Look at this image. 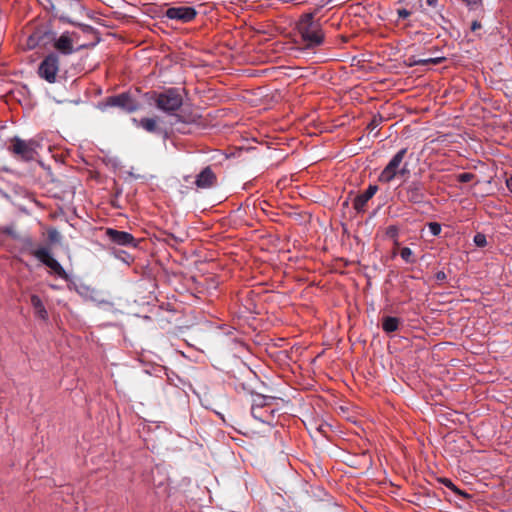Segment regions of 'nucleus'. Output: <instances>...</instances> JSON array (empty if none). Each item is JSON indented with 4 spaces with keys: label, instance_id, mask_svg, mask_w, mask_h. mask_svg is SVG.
I'll use <instances>...</instances> for the list:
<instances>
[{
    "label": "nucleus",
    "instance_id": "obj_1",
    "mask_svg": "<svg viewBox=\"0 0 512 512\" xmlns=\"http://www.w3.org/2000/svg\"><path fill=\"white\" fill-rule=\"evenodd\" d=\"M297 30L305 48L319 46L324 41V33L319 20L314 19L313 13H307L297 22Z\"/></svg>",
    "mask_w": 512,
    "mask_h": 512
},
{
    "label": "nucleus",
    "instance_id": "obj_2",
    "mask_svg": "<svg viewBox=\"0 0 512 512\" xmlns=\"http://www.w3.org/2000/svg\"><path fill=\"white\" fill-rule=\"evenodd\" d=\"M408 153L407 148L400 149L384 167L378 176V181L381 183H390L397 176H405L410 171L408 169V163L404 162V159Z\"/></svg>",
    "mask_w": 512,
    "mask_h": 512
},
{
    "label": "nucleus",
    "instance_id": "obj_3",
    "mask_svg": "<svg viewBox=\"0 0 512 512\" xmlns=\"http://www.w3.org/2000/svg\"><path fill=\"white\" fill-rule=\"evenodd\" d=\"M398 197L402 202L423 204L426 200V185L421 180L404 181Z\"/></svg>",
    "mask_w": 512,
    "mask_h": 512
},
{
    "label": "nucleus",
    "instance_id": "obj_4",
    "mask_svg": "<svg viewBox=\"0 0 512 512\" xmlns=\"http://www.w3.org/2000/svg\"><path fill=\"white\" fill-rule=\"evenodd\" d=\"M154 101L158 109L168 114L177 111L182 106V97L174 89L155 94Z\"/></svg>",
    "mask_w": 512,
    "mask_h": 512
},
{
    "label": "nucleus",
    "instance_id": "obj_5",
    "mask_svg": "<svg viewBox=\"0 0 512 512\" xmlns=\"http://www.w3.org/2000/svg\"><path fill=\"white\" fill-rule=\"evenodd\" d=\"M40 262L50 268L51 272L60 277L61 279L68 280L69 276L62 265L51 255L46 247H40L32 252Z\"/></svg>",
    "mask_w": 512,
    "mask_h": 512
},
{
    "label": "nucleus",
    "instance_id": "obj_6",
    "mask_svg": "<svg viewBox=\"0 0 512 512\" xmlns=\"http://www.w3.org/2000/svg\"><path fill=\"white\" fill-rule=\"evenodd\" d=\"M59 71V57L56 54L48 55L39 65V76L49 83H54Z\"/></svg>",
    "mask_w": 512,
    "mask_h": 512
},
{
    "label": "nucleus",
    "instance_id": "obj_7",
    "mask_svg": "<svg viewBox=\"0 0 512 512\" xmlns=\"http://www.w3.org/2000/svg\"><path fill=\"white\" fill-rule=\"evenodd\" d=\"M78 43V35L75 32H64L58 38L54 39V48L64 55H70L76 50L84 48L85 45H79L76 49L74 45Z\"/></svg>",
    "mask_w": 512,
    "mask_h": 512
},
{
    "label": "nucleus",
    "instance_id": "obj_8",
    "mask_svg": "<svg viewBox=\"0 0 512 512\" xmlns=\"http://www.w3.org/2000/svg\"><path fill=\"white\" fill-rule=\"evenodd\" d=\"M196 15V10L189 6L170 7L165 12V16L167 18L178 20L183 23L192 21Z\"/></svg>",
    "mask_w": 512,
    "mask_h": 512
},
{
    "label": "nucleus",
    "instance_id": "obj_9",
    "mask_svg": "<svg viewBox=\"0 0 512 512\" xmlns=\"http://www.w3.org/2000/svg\"><path fill=\"white\" fill-rule=\"evenodd\" d=\"M106 106L120 107L127 112H133L138 109V102L131 98L127 93L112 96L107 99Z\"/></svg>",
    "mask_w": 512,
    "mask_h": 512
},
{
    "label": "nucleus",
    "instance_id": "obj_10",
    "mask_svg": "<svg viewBox=\"0 0 512 512\" xmlns=\"http://www.w3.org/2000/svg\"><path fill=\"white\" fill-rule=\"evenodd\" d=\"M258 97H260L258 106L263 105V110L272 108L281 100V95L277 92V89L271 91L267 86H258Z\"/></svg>",
    "mask_w": 512,
    "mask_h": 512
},
{
    "label": "nucleus",
    "instance_id": "obj_11",
    "mask_svg": "<svg viewBox=\"0 0 512 512\" xmlns=\"http://www.w3.org/2000/svg\"><path fill=\"white\" fill-rule=\"evenodd\" d=\"M106 237L111 242L120 246H136L135 238L132 234L125 231H118L113 228H107L105 231Z\"/></svg>",
    "mask_w": 512,
    "mask_h": 512
},
{
    "label": "nucleus",
    "instance_id": "obj_12",
    "mask_svg": "<svg viewBox=\"0 0 512 512\" xmlns=\"http://www.w3.org/2000/svg\"><path fill=\"white\" fill-rule=\"evenodd\" d=\"M275 145H278V143L267 142L258 138V155H261L263 159L276 158L277 161H281L283 159L282 151Z\"/></svg>",
    "mask_w": 512,
    "mask_h": 512
},
{
    "label": "nucleus",
    "instance_id": "obj_13",
    "mask_svg": "<svg viewBox=\"0 0 512 512\" xmlns=\"http://www.w3.org/2000/svg\"><path fill=\"white\" fill-rule=\"evenodd\" d=\"M36 144L32 141H23L15 139L13 143V152L26 160H31L36 154Z\"/></svg>",
    "mask_w": 512,
    "mask_h": 512
},
{
    "label": "nucleus",
    "instance_id": "obj_14",
    "mask_svg": "<svg viewBox=\"0 0 512 512\" xmlns=\"http://www.w3.org/2000/svg\"><path fill=\"white\" fill-rule=\"evenodd\" d=\"M378 186L377 185H369V187L357 195L353 201V207L358 213H363L366 210L367 202L377 193Z\"/></svg>",
    "mask_w": 512,
    "mask_h": 512
},
{
    "label": "nucleus",
    "instance_id": "obj_15",
    "mask_svg": "<svg viewBox=\"0 0 512 512\" xmlns=\"http://www.w3.org/2000/svg\"><path fill=\"white\" fill-rule=\"evenodd\" d=\"M330 421L323 420L319 421L317 426L318 437L331 438L333 434L340 432L338 426L334 423V418H329Z\"/></svg>",
    "mask_w": 512,
    "mask_h": 512
},
{
    "label": "nucleus",
    "instance_id": "obj_16",
    "mask_svg": "<svg viewBox=\"0 0 512 512\" xmlns=\"http://www.w3.org/2000/svg\"><path fill=\"white\" fill-rule=\"evenodd\" d=\"M31 305L34 309V314L37 318L47 321L48 320V312L44 306V303L42 302L41 298L33 294L30 297Z\"/></svg>",
    "mask_w": 512,
    "mask_h": 512
},
{
    "label": "nucleus",
    "instance_id": "obj_17",
    "mask_svg": "<svg viewBox=\"0 0 512 512\" xmlns=\"http://www.w3.org/2000/svg\"><path fill=\"white\" fill-rule=\"evenodd\" d=\"M215 180V175L210 168H205L196 179V185L199 188H209Z\"/></svg>",
    "mask_w": 512,
    "mask_h": 512
},
{
    "label": "nucleus",
    "instance_id": "obj_18",
    "mask_svg": "<svg viewBox=\"0 0 512 512\" xmlns=\"http://www.w3.org/2000/svg\"><path fill=\"white\" fill-rule=\"evenodd\" d=\"M445 61V57H434V58H420L417 56H410L408 58L409 66H424L428 64L438 65Z\"/></svg>",
    "mask_w": 512,
    "mask_h": 512
},
{
    "label": "nucleus",
    "instance_id": "obj_19",
    "mask_svg": "<svg viewBox=\"0 0 512 512\" xmlns=\"http://www.w3.org/2000/svg\"><path fill=\"white\" fill-rule=\"evenodd\" d=\"M276 35V29L272 25H260L258 23V46L262 42H268Z\"/></svg>",
    "mask_w": 512,
    "mask_h": 512
},
{
    "label": "nucleus",
    "instance_id": "obj_20",
    "mask_svg": "<svg viewBox=\"0 0 512 512\" xmlns=\"http://www.w3.org/2000/svg\"><path fill=\"white\" fill-rule=\"evenodd\" d=\"M132 120L136 126L143 128L147 132L154 133L158 129V122L156 118H142L140 120L133 118Z\"/></svg>",
    "mask_w": 512,
    "mask_h": 512
},
{
    "label": "nucleus",
    "instance_id": "obj_21",
    "mask_svg": "<svg viewBox=\"0 0 512 512\" xmlns=\"http://www.w3.org/2000/svg\"><path fill=\"white\" fill-rule=\"evenodd\" d=\"M400 319L392 316H385L382 320V329L386 333H392L398 330Z\"/></svg>",
    "mask_w": 512,
    "mask_h": 512
},
{
    "label": "nucleus",
    "instance_id": "obj_22",
    "mask_svg": "<svg viewBox=\"0 0 512 512\" xmlns=\"http://www.w3.org/2000/svg\"><path fill=\"white\" fill-rule=\"evenodd\" d=\"M279 403L283 404V400L280 398H276V397L266 396V395L258 392V403H257L258 407H262V408L271 407V406L278 407Z\"/></svg>",
    "mask_w": 512,
    "mask_h": 512
},
{
    "label": "nucleus",
    "instance_id": "obj_23",
    "mask_svg": "<svg viewBox=\"0 0 512 512\" xmlns=\"http://www.w3.org/2000/svg\"><path fill=\"white\" fill-rule=\"evenodd\" d=\"M320 420H323V418H303V419H301L302 424L305 426V428L307 429V431L310 433V435L313 438L318 437L317 426H318Z\"/></svg>",
    "mask_w": 512,
    "mask_h": 512
},
{
    "label": "nucleus",
    "instance_id": "obj_24",
    "mask_svg": "<svg viewBox=\"0 0 512 512\" xmlns=\"http://www.w3.org/2000/svg\"><path fill=\"white\" fill-rule=\"evenodd\" d=\"M400 256L406 263H415L416 259L413 255V251L409 247H404L400 250Z\"/></svg>",
    "mask_w": 512,
    "mask_h": 512
},
{
    "label": "nucleus",
    "instance_id": "obj_25",
    "mask_svg": "<svg viewBox=\"0 0 512 512\" xmlns=\"http://www.w3.org/2000/svg\"><path fill=\"white\" fill-rule=\"evenodd\" d=\"M383 122V117L380 114L374 115L367 125V129L371 132L375 130Z\"/></svg>",
    "mask_w": 512,
    "mask_h": 512
},
{
    "label": "nucleus",
    "instance_id": "obj_26",
    "mask_svg": "<svg viewBox=\"0 0 512 512\" xmlns=\"http://www.w3.org/2000/svg\"><path fill=\"white\" fill-rule=\"evenodd\" d=\"M39 41H40V32L37 31L35 33H33L29 38H28V47L30 49L36 47L38 44H39Z\"/></svg>",
    "mask_w": 512,
    "mask_h": 512
},
{
    "label": "nucleus",
    "instance_id": "obj_27",
    "mask_svg": "<svg viewBox=\"0 0 512 512\" xmlns=\"http://www.w3.org/2000/svg\"><path fill=\"white\" fill-rule=\"evenodd\" d=\"M469 10H476L482 6V0H461Z\"/></svg>",
    "mask_w": 512,
    "mask_h": 512
},
{
    "label": "nucleus",
    "instance_id": "obj_28",
    "mask_svg": "<svg viewBox=\"0 0 512 512\" xmlns=\"http://www.w3.org/2000/svg\"><path fill=\"white\" fill-rule=\"evenodd\" d=\"M398 228L396 226H389L386 230V235L392 239H396L398 236ZM395 245L398 247L399 243L397 240H395Z\"/></svg>",
    "mask_w": 512,
    "mask_h": 512
},
{
    "label": "nucleus",
    "instance_id": "obj_29",
    "mask_svg": "<svg viewBox=\"0 0 512 512\" xmlns=\"http://www.w3.org/2000/svg\"><path fill=\"white\" fill-rule=\"evenodd\" d=\"M474 243L476 244V246L478 247H484L486 246L487 244V240H486V236L482 233H477L475 236H474Z\"/></svg>",
    "mask_w": 512,
    "mask_h": 512
},
{
    "label": "nucleus",
    "instance_id": "obj_30",
    "mask_svg": "<svg viewBox=\"0 0 512 512\" xmlns=\"http://www.w3.org/2000/svg\"><path fill=\"white\" fill-rule=\"evenodd\" d=\"M428 228L433 236H438L441 233V225L437 222L428 223Z\"/></svg>",
    "mask_w": 512,
    "mask_h": 512
},
{
    "label": "nucleus",
    "instance_id": "obj_31",
    "mask_svg": "<svg viewBox=\"0 0 512 512\" xmlns=\"http://www.w3.org/2000/svg\"><path fill=\"white\" fill-rule=\"evenodd\" d=\"M275 72H276L275 67L258 69V78L259 77H268V76L274 74Z\"/></svg>",
    "mask_w": 512,
    "mask_h": 512
},
{
    "label": "nucleus",
    "instance_id": "obj_32",
    "mask_svg": "<svg viewBox=\"0 0 512 512\" xmlns=\"http://www.w3.org/2000/svg\"><path fill=\"white\" fill-rule=\"evenodd\" d=\"M474 178V174L472 173H461L458 175V181L461 183H467L470 182Z\"/></svg>",
    "mask_w": 512,
    "mask_h": 512
},
{
    "label": "nucleus",
    "instance_id": "obj_33",
    "mask_svg": "<svg viewBox=\"0 0 512 512\" xmlns=\"http://www.w3.org/2000/svg\"><path fill=\"white\" fill-rule=\"evenodd\" d=\"M49 240L52 242H58L61 238L60 233L56 229L48 231Z\"/></svg>",
    "mask_w": 512,
    "mask_h": 512
},
{
    "label": "nucleus",
    "instance_id": "obj_34",
    "mask_svg": "<svg viewBox=\"0 0 512 512\" xmlns=\"http://www.w3.org/2000/svg\"><path fill=\"white\" fill-rule=\"evenodd\" d=\"M442 483H443L446 487H448V488H450L451 490H453L454 492H456V493H460V491L458 490V488L453 484V482H452L450 479H447V478L442 479Z\"/></svg>",
    "mask_w": 512,
    "mask_h": 512
},
{
    "label": "nucleus",
    "instance_id": "obj_35",
    "mask_svg": "<svg viewBox=\"0 0 512 512\" xmlns=\"http://www.w3.org/2000/svg\"><path fill=\"white\" fill-rule=\"evenodd\" d=\"M397 14H398L399 18L406 19V18H408L411 15V12L408 11L407 9H399L397 11Z\"/></svg>",
    "mask_w": 512,
    "mask_h": 512
},
{
    "label": "nucleus",
    "instance_id": "obj_36",
    "mask_svg": "<svg viewBox=\"0 0 512 512\" xmlns=\"http://www.w3.org/2000/svg\"><path fill=\"white\" fill-rule=\"evenodd\" d=\"M435 278L438 280V281H444L446 280L447 276H446V273L444 271H438L435 275Z\"/></svg>",
    "mask_w": 512,
    "mask_h": 512
},
{
    "label": "nucleus",
    "instance_id": "obj_37",
    "mask_svg": "<svg viewBox=\"0 0 512 512\" xmlns=\"http://www.w3.org/2000/svg\"><path fill=\"white\" fill-rule=\"evenodd\" d=\"M482 27L481 23L477 20L473 21L471 24V31L475 32Z\"/></svg>",
    "mask_w": 512,
    "mask_h": 512
},
{
    "label": "nucleus",
    "instance_id": "obj_38",
    "mask_svg": "<svg viewBox=\"0 0 512 512\" xmlns=\"http://www.w3.org/2000/svg\"><path fill=\"white\" fill-rule=\"evenodd\" d=\"M336 413H349V407L340 405L338 409L335 410Z\"/></svg>",
    "mask_w": 512,
    "mask_h": 512
},
{
    "label": "nucleus",
    "instance_id": "obj_39",
    "mask_svg": "<svg viewBox=\"0 0 512 512\" xmlns=\"http://www.w3.org/2000/svg\"><path fill=\"white\" fill-rule=\"evenodd\" d=\"M264 204H267L266 201H263ZM258 208L261 209L262 213L267 216V210L266 207L262 206V202L258 203Z\"/></svg>",
    "mask_w": 512,
    "mask_h": 512
},
{
    "label": "nucleus",
    "instance_id": "obj_40",
    "mask_svg": "<svg viewBox=\"0 0 512 512\" xmlns=\"http://www.w3.org/2000/svg\"><path fill=\"white\" fill-rule=\"evenodd\" d=\"M507 188L512 192V176L506 180Z\"/></svg>",
    "mask_w": 512,
    "mask_h": 512
},
{
    "label": "nucleus",
    "instance_id": "obj_41",
    "mask_svg": "<svg viewBox=\"0 0 512 512\" xmlns=\"http://www.w3.org/2000/svg\"><path fill=\"white\" fill-rule=\"evenodd\" d=\"M426 3L431 7H435L438 3V0H426Z\"/></svg>",
    "mask_w": 512,
    "mask_h": 512
},
{
    "label": "nucleus",
    "instance_id": "obj_42",
    "mask_svg": "<svg viewBox=\"0 0 512 512\" xmlns=\"http://www.w3.org/2000/svg\"><path fill=\"white\" fill-rule=\"evenodd\" d=\"M261 327L263 330H267L269 328V325L267 323H259L258 322V328Z\"/></svg>",
    "mask_w": 512,
    "mask_h": 512
},
{
    "label": "nucleus",
    "instance_id": "obj_43",
    "mask_svg": "<svg viewBox=\"0 0 512 512\" xmlns=\"http://www.w3.org/2000/svg\"><path fill=\"white\" fill-rule=\"evenodd\" d=\"M275 411H276V408H271L270 410H265L263 413H265V414L269 413V414H271L273 416Z\"/></svg>",
    "mask_w": 512,
    "mask_h": 512
},
{
    "label": "nucleus",
    "instance_id": "obj_44",
    "mask_svg": "<svg viewBox=\"0 0 512 512\" xmlns=\"http://www.w3.org/2000/svg\"><path fill=\"white\" fill-rule=\"evenodd\" d=\"M262 52H263L262 50L258 49V56H257L258 62L263 61L262 56H261Z\"/></svg>",
    "mask_w": 512,
    "mask_h": 512
},
{
    "label": "nucleus",
    "instance_id": "obj_45",
    "mask_svg": "<svg viewBox=\"0 0 512 512\" xmlns=\"http://www.w3.org/2000/svg\"><path fill=\"white\" fill-rule=\"evenodd\" d=\"M445 419H446L447 421H450V422L454 423V420H453L452 418L446 417Z\"/></svg>",
    "mask_w": 512,
    "mask_h": 512
},
{
    "label": "nucleus",
    "instance_id": "obj_46",
    "mask_svg": "<svg viewBox=\"0 0 512 512\" xmlns=\"http://www.w3.org/2000/svg\"><path fill=\"white\" fill-rule=\"evenodd\" d=\"M258 420H260V422H261L262 424H266V422H265L264 420H262V418H258Z\"/></svg>",
    "mask_w": 512,
    "mask_h": 512
},
{
    "label": "nucleus",
    "instance_id": "obj_47",
    "mask_svg": "<svg viewBox=\"0 0 512 512\" xmlns=\"http://www.w3.org/2000/svg\"><path fill=\"white\" fill-rule=\"evenodd\" d=\"M263 284H265V282H260V281L258 280V286L263 285Z\"/></svg>",
    "mask_w": 512,
    "mask_h": 512
},
{
    "label": "nucleus",
    "instance_id": "obj_48",
    "mask_svg": "<svg viewBox=\"0 0 512 512\" xmlns=\"http://www.w3.org/2000/svg\"><path fill=\"white\" fill-rule=\"evenodd\" d=\"M258 269H260V267H259V266H258ZM260 273H263V271L258 270V271H257V274H260Z\"/></svg>",
    "mask_w": 512,
    "mask_h": 512
}]
</instances>
